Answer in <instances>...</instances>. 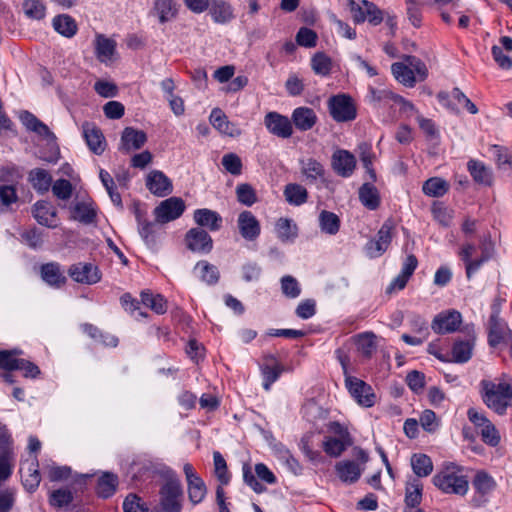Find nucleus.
<instances>
[{
  "instance_id": "obj_1",
  "label": "nucleus",
  "mask_w": 512,
  "mask_h": 512,
  "mask_svg": "<svg viewBox=\"0 0 512 512\" xmlns=\"http://www.w3.org/2000/svg\"><path fill=\"white\" fill-rule=\"evenodd\" d=\"M480 394L484 404L498 415L512 407V376L502 373L493 379L480 381Z\"/></svg>"
},
{
  "instance_id": "obj_2",
  "label": "nucleus",
  "mask_w": 512,
  "mask_h": 512,
  "mask_svg": "<svg viewBox=\"0 0 512 512\" xmlns=\"http://www.w3.org/2000/svg\"><path fill=\"white\" fill-rule=\"evenodd\" d=\"M433 484L446 494H455L464 496L469 489L467 477L463 474L462 469L449 463L438 471L432 478Z\"/></svg>"
},
{
  "instance_id": "obj_3",
  "label": "nucleus",
  "mask_w": 512,
  "mask_h": 512,
  "mask_svg": "<svg viewBox=\"0 0 512 512\" xmlns=\"http://www.w3.org/2000/svg\"><path fill=\"white\" fill-rule=\"evenodd\" d=\"M356 457L357 461L342 460L336 463L335 471L342 482L352 484L357 482L361 477L369 457L367 452L362 449L358 450Z\"/></svg>"
},
{
  "instance_id": "obj_4",
  "label": "nucleus",
  "mask_w": 512,
  "mask_h": 512,
  "mask_svg": "<svg viewBox=\"0 0 512 512\" xmlns=\"http://www.w3.org/2000/svg\"><path fill=\"white\" fill-rule=\"evenodd\" d=\"M160 495L161 505L165 511L180 512L182 487L180 480L177 477L171 476L167 479L166 483L161 488Z\"/></svg>"
},
{
  "instance_id": "obj_5",
  "label": "nucleus",
  "mask_w": 512,
  "mask_h": 512,
  "mask_svg": "<svg viewBox=\"0 0 512 512\" xmlns=\"http://www.w3.org/2000/svg\"><path fill=\"white\" fill-rule=\"evenodd\" d=\"M489 344L492 347L506 346L512 350V331L507 324L494 311L490 317Z\"/></svg>"
},
{
  "instance_id": "obj_6",
  "label": "nucleus",
  "mask_w": 512,
  "mask_h": 512,
  "mask_svg": "<svg viewBox=\"0 0 512 512\" xmlns=\"http://www.w3.org/2000/svg\"><path fill=\"white\" fill-rule=\"evenodd\" d=\"M469 420L480 429L482 440L492 447L500 442V435L495 425L482 413L470 408L467 412Z\"/></svg>"
},
{
  "instance_id": "obj_7",
  "label": "nucleus",
  "mask_w": 512,
  "mask_h": 512,
  "mask_svg": "<svg viewBox=\"0 0 512 512\" xmlns=\"http://www.w3.org/2000/svg\"><path fill=\"white\" fill-rule=\"evenodd\" d=\"M345 386L352 398L360 406L368 408L374 405L375 394L373 393L371 386L365 383L363 380L353 376H346Z\"/></svg>"
},
{
  "instance_id": "obj_8",
  "label": "nucleus",
  "mask_w": 512,
  "mask_h": 512,
  "mask_svg": "<svg viewBox=\"0 0 512 512\" xmlns=\"http://www.w3.org/2000/svg\"><path fill=\"white\" fill-rule=\"evenodd\" d=\"M393 238V225L386 221L379 229L375 239L370 240L365 247L370 258L380 257L389 247Z\"/></svg>"
},
{
  "instance_id": "obj_9",
  "label": "nucleus",
  "mask_w": 512,
  "mask_h": 512,
  "mask_svg": "<svg viewBox=\"0 0 512 512\" xmlns=\"http://www.w3.org/2000/svg\"><path fill=\"white\" fill-rule=\"evenodd\" d=\"M330 115L336 122L352 121L357 116V108L352 98H330Z\"/></svg>"
},
{
  "instance_id": "obj_10",
  "label": "nucleus",
  "mask_w": 512,
  "mask_h": 512,
  "mask_svg": "<svg viewBox=\"0 0 512 512\" xmlns=\"http://www.w3.org/2000/svg\"><path fill=\"white\" fill-rule=\"evenodd\" d=\"M300 172L307 184H323L326 181L324 165L313 157L299 159Z\"/></svg>"
},
{
  "instance_id": "obj_11",
  "label": "nucleus",
  "mask_w": 512,
  "mask_h": 512,
  "mask_svg": "<svg viewBox=\"0 0 512 512\" xmlns=\"http://www.w3.org/2000/svg\"><path fill=\"white\" fill-rule=\"evenodd\" d=\"M185 210V203L181 198L171 197L162 201L154 210L158 222L166 223L179 218Z\"/></svg>"
},
{
  "instance_id": "obj_12",
  "label": "nucleus",
  "mask_w": 512,
  "mask_h": 512,
  "mask_svg": "<svg viewBox=\"0 0 512 512\" xmlns=\"http://www.w3.org/2000/svg\"><path fill=\"white\" fill-rule=\"evenodd\" d=\"M68 273L75 282L87 285L95 284L101 279L98 267L91 263H76L69 268Z\"/></svg>"
},
{
  "instance_id": "obj_13",
  "label": "nucleus",
  "mask_w": 512,
  "mask_h": 512,
  "mask_svg": "<svg viewBox=\"0 0 512 512\" xmlns=\"http://www.w3.org/2000/svg\"><path fill=\"white\" fill-rule=\"evenodd\" d=\"M265 126L270 133L280 138H289L293 133V127L288 117L276 112H270L265 116Z\"/></svg>"
},
{
  "instance_id": "obj_14",
  "label": "nucleus",
  "mask_w": 512,
  "mask_h": 512,
  "mask_svg": "<svg viewBox=\"0 0 512 512\" xmlns=\"http://www.w3.org/2000/svg\"><path fill=\"white\" fill-rule=\"evenodd\" d=\"M33 216L36 221L48 228H56L59 226V218L56 208L47 201H37L33 206Z\"/></svg>"
},
{
  "instance_id": "obj_15",
  "label": "nucleus",
  "mask_w": 512,
  "mask_h": 512,
  "mask_svg": "<svg viewBox=\"0 0 512 512\" xmlns=\"http://www.w3.org/2000/svg\"><path fill=\"white\" fill-rule=\"evenodd\" d=\"M146 187L152 194L158 197L167 196L173 190L171 180L159 170H153L147 175Z\"/></svg>"
},
{
  "instance_id": "obj_16",
  "label": "nucleus",
  "mask_w": 512,
  "mask_h": 512,
  "mask_svg": "<svg viewBox=\"0 0 512 512\" xmlns=\"http://www.w3.org/2000/svg\"><path fill=\"white\" fill-rule=\"evenodd\" d=\"M331 165L338 175L349 177L356 167V159L348 150L338 149L332 155Z\"/></svg>"
},
{
  "instance_id": "obj_17",
  "label": "nucleus",
  "mask_w": 512,
  "mask_h": 512,
  "mask_svg": "<svg viewBox=\"0 0 512 512\" xmlns=\"http://www.w3.org/2000/svg\"><path fill=\"white\" fill-rule=\"evenodd\" d=\"M237 226L241 236L248 241L258 238L261 226L258 219L250 211H242L237 219Z\"/></svg>"
},
{
  "instance_id": "obj_18",
  "label": "nucleus",
  "mask_w": 512,
  "mask_h": 512,
  "mask_svg": "<svg viewBox=\"0 0 512 512\" xmlns=\"http://www.w3.org/2000/svg\"><path fill=\"white\" fill-rule=\"evenodd\" d=\"M186 243L191 251L198 253H208L213 247L210 235L199 228H192L187 232Z\"/></svg>"
},
{
  "instance_id": "obj_19",
  "label": "nucleus",
  "mask_w": 512,
  "mask_h": 512,
  "mask_svg": "<svg viewBox=\"0 0 512 512\" xmlns=\"http://www.w3.org/2000/svg\"><path fill=\"white\" fill-rule=\"evenodd\" d=\"M461 323V314L457 311H446L438 314L433 322L432 329L438 334L454 332Z\"/></svg>"
},
{
  "instance_id": "obj_20",
  "label": "nucleus",
  "mask_w": 512,
  "mask_h": 512,
  "mask_svg": "<svg viewBox=\"0 0 512 512\" xmlns=\"http://www.w3.org/2000/svg\"><path fill=\"white\" fill-rule=\"evenodd\" d=\"M82 132L89 149L94 154L101 155L106 148V141L101 130L92 123H84Z\"/></svg>"
},
{
  "instance_id": "obj_21",
  "label": "nucleus",
  "mask_w": 512,
  "mask_h": 512,
  "mask_svg": "<svg viewBox=\"0 0 512 512\" xmlns=\"http://www.w3.org/2000/svg\"><path fill=\"white\" fill-rule=\"evenodd\" d=\"M147 141V135L144 131L132 127H126L121 135L120 150L130 152L138 150Z\"/></svg>"
},
{
  "instance_id": "obj_22",
  "label": "nucleus",
  "mask_w": 512,
  "mask_h": 512,
  "mask_svg": "<svg viewBox=\"0 0 512 512\" xmlns=\"http://www.w3.org/2000/svg\"><path fill=\"white\" fill-rule=\"evenodd\" d=\"M178 14V5L174 0H154L149 15L156 16L159 23L165 24Z\"/></svg>"
},
{
  "instance_id": "obj_23",
  "label": "nucleus",
  "mask_w": 512,
  "mask_h": 512,
  "mask_svg": "<svg viewBox=\"0 0 512 512\" xmlns=\"http://www.w3.org/2000/svg\"><path fill=\"white\" fill-rule=\"evenodd\" d=\"M20 473L24 487L29 492L35 491L41 481L37 459L34 457L31 460H27L22 463Z\"/></svg>"
},
{
  "instance_id": "obj_24",
  "label": "nucleus",
  "mask_w": 512,
  "mask_h": 512,
  "mask_svg": "<svg viewBox=\"0 0 512 512\" xmlns=\"http://www.w3.org/2000/svg\"><path fill=\"white\" fill-rule=\"evenodd\" d=\"M210 122L222 135L229 137H238L241 135V129L235 123L230 122L220 109L212 110Z\"/></svg>"
},
{
  "instance_id": "obj_25",
  "label": "nucleus",
  "mask_w": 512,
  "mask_h": 512,
  "mask_svg": "<svg viewBox=\"0 0 512 512\" xmlns=\"http://www.w3.org/2000/svg\"><path fill=\"white\" fill-rule=\"evenodd\" d=\"M19 119L21 123L28 129L35 133H37L39 136L46 139L48 142H54L55 136L54 134L49 130L47 125H45L43 122L38 120L32 113L28 111H21L19 113Z\"/></svg>"
},
{
  "instance_id": "obj_26",
  "label": "nucleus",
  "mask_w": 512,
  "mask_h": 512,
  "mask_svg": "<svg viewBox=\"0 0 512 512\" xmlns=\"http://www.w3.org/2000/svg\"><path fill=\"white\" fill-rule=\"evenodd\" d=\"M71 218L84 224H91L96 217V210L90 199L76 201L70 207Z\"/></svg>"
},
{
  "instance_id": "obj_27",
  "label": "nucleus",
  "mask_w": 512,
  "mask_h": 512,
  "mask_svg": "<svg viewBox=\"0 0 512 512\" xmlns=\"http://www.w3.org/2000/svg\"><path fill=\"white\" fill-rule=\"evenodd\" d=\"M208 10L217 24H227L235 18L232 6L225 0H211Z\"/></svg>"
},
{
  "instance_id": "obj_28",
  "label": "nucleus",
  "mask_w": 512,
  "mask_h": 512,
  "mask_svg": "<svg viewBox=\"0 0 512 512\" xmlns=\"http://www.w3.org/2000/svg\"><path fill=\"white\" fill-rule=\"evenodd\" d=\"M116 42L103 34H97L95 39V54L101 63L108 64L116 54Z\"/></svg>"
},
{
  "instance_id": "obj_29",
  "label": "nucleus",
  "mask_w": 512,
  "mask_h": 512,
  "mask_svg": "<svg viewBox=\"0 0 512 512\" xmlns=\"http://www.w3.org/2000/svg\"><path fill=\"white\" fill-rule=\"evenodd\" d=\"M194 221L201 227H206L211 231H217L222 224V217L216 211L203 208L194 211Z\"/></svg>"
},
{
  "instance_id": "obj_30",
  "label": "nucleus",
  "mask_w": 512,
  "mask_h": 512,
  "mask_svg": "<svg viewBox=\"0 0 512 512\" xmlns=\"http://www.w3.org/2000/svg\"><path fill=\"white\" fill-rule=\"evenodd\" d=\"M41 277L51 287L60 288L66 282L64 271L57 263H47L41 267Z\"/></svg>"
},
{
  "instance_id": "obj_31",
  "label": "nucleus",
  "mask_w": 512,
  "mask_h": 512,
  "mask_svg": "<svg viewBox=\"0 0 512 512\" xmlns=\"http://www.w3.org/2000/svg\"><path fill=\"white\" fill-rule=\"evenodd\" d=\"M275 233L281 242H294L298 236V227L292 219L281 217L275 223Z\"/></svg>"
},
{
  "instance_id": "obj_32",
  "label": "nucleus",
  "mask_w": 512,
  "mask_h": 512,
  "mask_svg": "<svg viewBox=\"0 0 512 512\" xmlns=\"http://www.w3.org/2000/svg\"><path fill=\"white\" fill-rule=\"evenodd\" d=\"M52 25L54 30L60 35L71 38L77 31L78 26L75 19L68 14H60L53 18Z\"/></svg>"
},
{
  "instance_id": "obj_33",
  "label": "nucleus",
  "mask_w": 512,
  "mask_h": 512,
  "mask_svg": "<svg viewBox=\"0 0 512 512\" xmlns=\"http://www.w3.org/2000/svg\"><path fill=\"white\" fill-rule=\"evenodd\" d=\"M292 120L297 129L307 131L315 125L317 116L312 109L299 107L293 111Z\"/></svg>"
},
{
  "instance_id": "obj_34",
  "label": "nucleus",
  "mask_w": 512,
  "mask_h": 512,
  "mask_svg": "<svg viewBox=\"0 0 512 512\" xmlns=\"http://www.w3.org/2000/svg\"><path fill=\"white\" fill-rule=\"evenodd\" d=\"M391 72L395 79L406 87H414L418 81L414 70L403 62H395L391 65Z\"/></svg>"
},
{
  "instance_id": "obj_35",
  "label": "nucleus",
  "mask_w": 512,
  "mask_h": 512,
  "mask_svg": "<svg viewBox=\"0 0 512 512\" xmlns=\"http://www.w3.org/2000/svg\"><path fill=\"white\" fill-rule=\"evenodd\" d=\"M472 484L476 492L481 495H489L497 487V482L493 476L484 470L476 472Z\"/></svg>"
},
{
  "instance_id": "obj_36",
  "label": "nucleus",
  "mask_w": 512,
  "mask_h": 512,
  "mask_svg": "<svg viewBox=\"0 0 512 512\" xmlns=\"http://www.w3.org/2000/svg\"><path fill=\"white\" fill-rule=\"evenodd\" d=\"M285 200L293 206H300L308 199L307 189L298 183H289L283 191Z\"/></svg>"
},
{
  "instance_id": "obj_37",
  "label": "nucleus",
  "mask_w": 512,
  "mask_h": 512,
  "mask_svg": "<svg viewBox=\"0 0 512 512\" xmlns=\"http://www.w3.org/2000/svg\"><path fill=\"white\" fill-rule=\"evenodd\" d=\"M474 341L472 338L457 340L452 347V358L456 363H466L473 354Z\"/></svg>"
},
{
  "instance_id": "obj_38",
  "label": "nucleus",
  "mask_w": 512,
  "mask_h": 512,
  "mask_svg": "<svg viewBox=\"0 0 512 512\" xmlns=\"http://www.w3.org/2000/svg\"><path fill=\"white\" fill-rule=\"evenodd\" d=\"M283 371V366L275 359L270 358L269 363L261 367L264 389L270 390L271 385L278 380Z\"/></svg>"
},
{
  "instance_id": "obj_39",
  "label": "nucleus",
  "mask_w": 512,
  "mask_h": 512,
  "mask_svg": "<svg viewBox=\"0 0 512 512\" xmlns=\"http://www.w3.org/2000/svg\"><path fill=\"white\" fill-rule=\"evenodd\" d=\"M488 153L494 159L499 169L512 170V152L504 146L491 145Z\"/></svg>"
},
{
  "instance_id": "obj_40",
  "label": "nucleus",
  "mask_w": 512,
  "mask_h": 512,
  "mask_svg": "<svg viewBox=\"0 0 512 512\" xmlns=\"http://www.w3.org/2000/svg\"><path fill=\"white\" fill-rule=\"evenodd\" d=\"M475 251V246L472 245V244H466L462 247L461 251H460V256H461V259L465 262L466 264V273H467V276L468 278L471 277V275L473 273H475L479 268L480 266L489 259V255L488 254H485L483 255L480 259H477V260H474L472 261L471 260V257L473 255Z\"/></svg>"
},
{
  "instance_id": "obj_41",
  "label": "nucleus",
  "mask_w": 512,
  "mask_h": 512,
  "mask_svg": "<svg viewBox=\"0 0 512 512\" xmlns=\"http://www.w3.org/2000/svg\"><path fill=\"white\" fill-rule=\"evenodd\" d=\"M468 170L473 179L480 184L490 185L492 183V172L484 163L477 160L468 162Z\"/></svg>"
},
{
  "instance_id": "obj_42",
  "label": "nucleus",
  "mask_w": 512,
  "mask_h": 512,
  "mask_svg": "<svg viewBox=\"0 0 512 512\" xmlns=\"http://www.w3.org/2000/svg\"><path fill=\"white\" fill-rule=\"evenodd\" d=\"M351 442V440L325 436L322 447L327 455L339 457L351 445Z\"/></svg>"
},
{
  "instance_id": "obj_43",
  "label": "nucleus",
  "mask_w": 512,
  "mask_h": 512,
  "mask_svg": "<svg viewBox=\"0 0 512 512\" xmlns=\"http://www.w3.org/2000/svg\"><path fill=\"white\" fill-rule=\"evenodd\" d=\"M449 190V183L440 178L432 177L424 182L422 191L429 197H442Z\"/></svg>"
},
{
  "instance_id": "obj_44",
  "label": "nucleus",
  "mask_w": 512,
  "mask_h": 512,
  "mask_svg": "<svg viewBox=\"0 0 512 512\" xmlns=\"http://www.w3.org/2000/svg\"><path fill=\"white\" fill-rule=\"evenodd\" d=\"M423 485L418 479L407 483L405 489V507H419L422 501Z\"/></svg>"
},
{
  "instance_id": "obj_45",
  "label": "nucleus",
  "mask_w": 512,
  "mask_h": 512,
  "mask_svg": "<svg viewBox=\"0 0 512 512\" xmlns=\"http://www.w3.org/2000/svg\"><path fill=\"white\" fill-rule=\"evenodd\" d=\"M411 467L418 477H426L433 471V463L429 456L422 453L413 454L411 457Z\"/></svg>"
},
{
  "instance_id": "obj_46",
  "label": "nucleus",
  "mask_w": 512,
  "mask_h": 512,
  "mask_svg": "<svg viewBox=\"0 0 512 512\" xmlns=\"http://www.w3.org/2000/svg\"><path fill=\"white\" fill-rule=\"evenodd\" d=\"M29 181L34 189L43 193L48 191L51 187L52 177L48 171L41 168H35L29 173Z\"/></svg>"
},
{
  "instance_id": "obj_47",
  "label": "nucleus",
  "mask_w": 512,
  "mask_h": 512,
  "mask_svg": "<svg viewBox=\"0 0 512 512\" xmlns=\"http://www.w3.org/2000/svg\"><path fill=\"white\" fill-rule=\"evenodd\" d=\"M194 273L209 285L215 284L219 278L218 269L207 261H199L194 267Z\"/></svg>"
},
{
  "instance_id": "obj_48",
  "label": "nucleus",
  "mask_w": 512,
  "mask_h": 512,
  "mask_svg": "<svg viewBox=\"0 0 512 512\" xmlns=\"http://www.w3.org/2000/svg\"><path fill=\"white\" fill-rule=\"evenodd\" d=\"M357 349L364 356H371L376 350V335L372 332L358 334L355 338Z\"/></svg>"
},
{
  "instance_id": "obj_49",
  "label": "nucleus",
  "mask_w": 512,
  "mask_h": 512,
  "mask_svg": "<svg viewBox=\"0 0 512 512\" xmlns=\"http://www.w3.org/2000/svg\"><path fill=\"white\" fill-rule=\"evenodd\" d=\"M359 199L368 209H376L379 205V194L377 189L368 183L363 184L359 190Z\"/></svg>"
},
{
  "instance_id": "obj_50",
  "label": "nucleus",
  "mask_w": 512,
  "mask_h": 512,
  "mask_svg": "<svg viewBox=\"0 0 512 512\" xmlns=\"http://www.w3.org/2000/svg\"><path fill=\"white\" fill-rule=\"evenodd\" d=\"M141 302L157 314H163L167 310L166 301L159 294H152L148 291L141 293Z\"/></svg>"
},
{
  "instance_id": "obj_51",
  "label": "nucleus",
  "mask_w": 512,
  "mask_h": 512,
  "mask_svg": "<svg viewBox=\"0 0 512 512\" xmlns=\"http://www.w3.org/2000/svg\"><path fill=\"white\" fill-rule=\"evenodd\" d=\"M319 224L322 232L335 235L339 231L340 220L336 214L322 211L319 215Z\"/></svg>"
},
{
  "instance_id": "obj_52",
  "label": "nucleus",
  "mask_w": 512,
  "mask_h": 512,
  "mask_svg": "<svg viewBox=\"0 0 512 512\" xmlns=\"http://www.w3.org/2000/svg\"><path fill=\"white\" fill-rule=\"evenodd\" d=\"M117 477L111 473H103L98 480L97 493L103 498H108L114 494L117 486Z\"/></svg>"
},
{
  "instance_id": "obj_53",
  "label": "nucleus",
  "mask_w": 512,
  "mask_h": 512,
  "mask_svg": "<svg viewBox=\"0 0 512 512\" xmlns=\"http://www.w3.org/2000/svg\"><path fill=\"white\" fill-rule=\"evenodd\" d=\"M311 67L317 75L326 76L332 69V61L324 52H317L311 58Z\"/></svg>"
},
{
  "instance_id": "obj_54",
  "label": "nucleus",
  "mask_w": 512,
  "mask_h": 512,
  "mask_svg": "<svg viewBox=\"0 0 512 512\" xmlns=\"http://www.w3.org/2000/svg\"><path fill=\"white\" fill-rule=\"evenodd\" d=\"M44 473L50 481H67L72 476L71 468L68 466H57L55 463L45 465Z\"/></svg>"
},
{
  "instance_id": "obj_55",
  "label": "nucleus",
  "mask_w": 512,
  "mask_h": 512,
  "mask_svg": "<svg viewBox=\"0 0 512 512\" xmlns=\"http://www.w3.org/2000/svg\"><path fill=\"white\" fill-rule=\"evenodd\" d=\"M235 193L237 200L248 207L254 205L258 200L255 189L248 183L238 184Z\"/></svg>"
},
{
  "instance_id": "obj_56",
  "label": "nucleus",
  "mask_w": 512,
  "mask_h": 512,
  "mask_svg": "<svg viewBox=\"0 0 512 512\" xmlns=\"http://www.w3.org/2000/svg\"><path fill=\"white\" fill-rule=\"evenodd\" d=\"M214 473L218 481L222 485H227L230 481V474L227 469V464L220 452L213 453Z\"/></svg>"
},
{
  "instance_id": "obj_57",
  "label": "nucleus",
  "mask_w": 512,
  "mask_h": 512,
  "mask_svg": "<svg viewBox=\"0 0 512 512\" xmlns=\"http://www.w3.org/2000/svg\"><path fill=\"white\" fill-rule=\"evenodd\" d=\"M358 152H359L360 160H361L366 172L370 175V178L372 180H375L376 174L372 168L374 154L372 152L371 145L368 143H361L358 146Z\"/></svg>"
},
{
  "instance_id": "obj_58",
  "label": "nucleus",
  "mask_w": 512,
  "mask_h": 512,
  "mask_svg": "<svg viewBox=\"0 0 512 512\" xmlns=\"http://www.w3.org/2000/svg\"><path fill=\"white\" fill-rule=\"evenodd\" d=\"M22 352L20 350H0V368L6 371L17 369L19 359L18 356Z\"/></svg>"
},
{
  "instance_id": "obj_59",
  "label": "nucleus",
  "mask_w": 512,
  "mask_h": 512,
  "mask_svg": "<svg viewBox=\"0 0 512 512\" xmlns=\"http://www.w3.org/2000/svg\"><path fill=\"white\" fill-rule=\"evenodd\" d=\"M281 291L288 297L295 299L301 294V286L296 278L290 275L283 276L280 280Z\"/></svg>"
},
{
  "instance_id": "obj_60",
  "label": "nucleus",
  "mask_w": 512,
  "mask_h": 512,
  "mask_svg": "<svg viewBox=\"0 0 512 512\" xmlns=\"http://www.w3.org/2000/svg\"><path fill=\"white\" fill-rule=\"evenodd\" d=\"M23 10L27 17L35 20H41L45 17L46 7L42 0H25Z\"/></svg>"
},
{
  "instance_id": "obj_61",
  "label": "nucleus",
  "mask_w": 512,
  "mask_h": 512,
  "mask_svg": "<svg viewBox=\"0 0 512 512\" xmlns=\"http://www.w3.org/2000/svg\"><path fill=\"white\" fill-rule=\"evenodd\" d=\"M73 500L72 491L68 488H60L51 492L49 502L52 506L62 508L68 506Z\"/></svg>"
},
{
  "instance_id": "obj_62",
  "label": "nucleus",
  "mask_w": 512,
  "mask_h": 512,
  "mask_svg": "<svg viewBox=\"0 0 512 512\" xmlns=\"http://www.w3.org/2000/svg\"><path fill=\"white\" fill-rule=\"evenodd\" d=\"M416 323L419 324L417 335L411 336L408 334H403L401 337L405 343L411 346H418L422 344L428 336V327L426 321L421 317H417Z\"/></svg>"
},
{
  "instance_id": "obj_63",
  "label": "nucleus",
  "mask_w": 512,
  "mask_h": 512,
  "mask_svg": "<svg viewBox=\"0 0 512 512\" xmlns=\"http://www.w3.org/2000/svg\"><path fill=\"white\" fill-rule=\"evenodd\" d=\"M317 39V33L308 27H301L295 37L296 44L306 48L315 47Z\"/></svg>"
},
{
  "instance_id": "obj_64",
  "label": "nucleus",
  "mask_w": 512,
  "mask_h": 512,
  "mask_svg": "<svg viewBox=\"0 0 512 512\" xmlns=\"http://www.w3.org/2000/svg\"><path fill=\"white\" fill-rule=\"evenodd\" d=\"M189 499L193 504L200 503L206 495V486L201 478L187 482Z\"/></svg>"
}]
</instances>
